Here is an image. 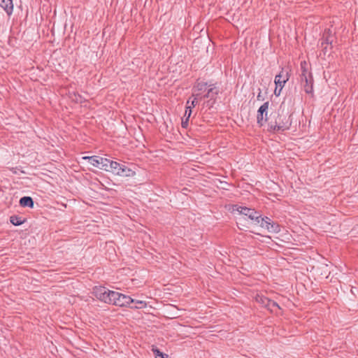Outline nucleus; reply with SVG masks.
<instances>
[{"instance_id":"nucleus-25","label":"nucleus","mask_w":358,"mask_h":358,"mask_svg":"<svg viewBox=\"0 0 358 358\" xmlns=\"http://www.w3.org/2000/svg\"><path fill=\"white\" fill-rule=\"evenodd\" d=\"M303 65H306V62H303V63H301V67L303 68Z\"/></svg>"},{"instance_id":"nucleus-6","label":"nucleus","mask_w":358,"mask_h":358,"mask_svg":"<svg viewBox=\"0 0 358 358\" xmlns=\"http://www.w3.org/2000/svg\"><path fill=\"white\" fill-rule=\"evenodd\" d=\"M289 126V120L286 116H278V120L275 122L270 121L268 122V129L270 131H284L287 129Z\"/></svg>"},{"instance_id":"nucleus-2","label":"nucleus","mask_w":358,"mask_h":358,"mask_svg":"<svg viewBox=\"0 0 358 358\" xmlns=\"http://www.w3.org/2000/svg\"><path fill=\"white\" fill-rule=\"evenodd\" d=\"M231 212L240 215L247 216L250 220L255 222H259V214L254 209L234 205L231 207Z\"/></svg>"},{"instance_id":"nucleus-19","label":"nucleus","mask_w":358,"mask_h":358,"mask_svg":"<svg viewBox=\"0 0 358 358\" xmlns=\"http://www.w3.org/2000/svg\"><path fill=\"white\" fill-rule=\"evenodd\" d=\"M10 221L15 226H18V225H20L22 224L21 217L15 216V215L11 216L10 217Z\"/></svg>"},{"instance_id":"nucleus-11","label":"nucleus","mask_w":358,"mask_h":358,"mask_svg":"<svg viewBox=\"0 0 358 358\" xmlns=\"http://www.w3.org/2000/svg\"><path fill=\"white\" fill-rule=\"evenodd\" d=\"M302 80L305 82L304 90L308 94H312L313 91V77L304 69L302 72Z\"/></svg>"},{"instance_id":"nucleus-4","label":"nucleus","mask_w":358,"mask_h":358,"mask_svg":"<svg viewBox=\"0 0 358 358\" xmlns=\"http://www.w3.org/2000/svg\"><path fill=\"white\" fill-rule=\"evenodd\" d=\"M112 301L110 304L120 306V307H130L131 303L134 301V299L128 295H125L117 292H113L112 295Z\"/></svg>"},{"instance_id":"nucleus-10","label":"nucleus","mask_w":358,"mask_h":358,"mask_svg":"<svg viewBox=\"0 0 358 358\" xmlns=\"http://www.w3.org/2000/svg\"><path fill=\"white\" fill-rule=\"evenodd\" d=\"M269 103L265 102L257 110V122L259 126H262L267 120Z\"/></svg>"},{"instance_id":"nucleus-21","label":"nucleus","mask_w":358,"mask_h":358,"mask_svg":"<svg viewBox=\"0 0 358 358\" xmlns=\"http://www.w3.org/2000/svg\"><path fill=\"white\" fill-rule=\"evenodd\" d=\"M322 48L324 54L326 55L329 52V49L331 48V45L328 42H324L322 43Z\"/></svg>"},{"instance_id":"nucleus-1","label":"nucleus","mask_w":358,"mask_h":358,"mask_svg":"<svg viewBox=\"0 0 358 358\" xmlns=\"http://www.w3.org/2000/svg\"><path fill=\"white\" fill-rule=\"evenodd\" d=\"M106 171H110L115 175L122 177H133L136 175L135 171L125 165L110 159Z\"/></svg>"},{"instance_id":"nucleus-18","label":"nucleus","mask_w":358,"mask_h":358,"mask_svg":"<svg viewBox=\"0 0 358 358\" xmlns=\"http://www.w3.org/2000/svg\"><path fill=\"white\" fill-rule=\"evenodd\" d=\"M189 99L191 100L192 105L194 106V107H195L198 102L201 101L199 99V94L198 93L197 91L196 92H192V95L191 97H189Z\"/></svg>"},{"instance_id":"nucleus-17","label":"nucleus","mask_w":358,"mask_h":358,"mask_svg":"<svg viewBox=\"0 0 358 358\" xmlns=\"http://www.w3.org/2000/svg\"><path fill=\"white\" fill-rule=\"evenodd\" d=\"M155 358H170L167 354L160 352L157 348H152V349Z\"/></svg>"},{"instance_id":"nucleus-26","label":"nucleus","mask_w":358,"mask_h":358,"mask_svg":"<svg viewBox=\"0 0 358 358\" xmlns=\"http://www.w3.org/2000/svg\"><path fill=\"white\" fill-rule=\"evenodd\" d=\"M36 241L35 238L33 237V242L34 243Z\"/></svg>"},{"instance_id":"nucleus-12","label":"nucleus","mask_w":358,"mask_h":358,"mask_svg":"<svg viewBox=\"0 0 358 358\" xmlns=\"http://www.w3.org/2000/svg\"><path fill=\"white\" fill-rule=\"evenodd\" d=\"M0 5L7 12V13L9 14L12 11V0H0Z\"/></svg>"},{"instance_id":"nucleus-7","label":"nucleus","mask_w":358,"mask_h":358,"mask_svg":"<svg viewBox=\"0 0 358 358\" xmlns=\"http://www.w3.org/2000/svg\"><path fill=\"white\" fill-rule=\"evenodd\" d=\"M82 159L84 160L87 159L89 161V163L92 166H93L96 168H98L99 169L106 171V170L108 169V164L109 163V159L107 158H103V157H99V156H92V157L85 156V157H83Z\"/></svg>"},{"instance_id":"nucleus-8","label":"nucleus","mask_w":358,"mask_h":358,"mask_svg":"<svg viewBox=\"0 0 358 358\" xmlns=\"http://www.w3.org/2000/svg\"><path fill=\"white\" fill-rule=\"evenodd\" d=\"M214 87L211 85L208 86L205 83H198L193 88V92L196 91L199 94V99L201 100L203 98H208L210 96Z\"/></svg>"},{"instance_id":"nucleus-5","label":"nucleus","mask_w":358,"mask_h":358,"mask_svg":"<svg viewBox=\"0 0 358 358\" xmlns=\"http://www.w3.org/2000/svg\"><path fill=\"white\" fill-rule=\"evenodd\" d=\"M289 76L287 71L282 69L280 72L275 76V88L274 90V94L277 96H280L281 92L285 85V83L289 80Z\"/></svg>"},{"instance_id":"nucleus-3","label":"nucleus","mask_w":358,"mask_h":358,"mask_svg":"<svg viewBox=\"0 0 358 358\" xmlns=\"http://www.w3.org/2000/svg\"><path fill=\"white\" fill-rule=\"evenodd\" d=\"M114 291L108 289L106 287L103 286H96L93 288V295L99 301L110 304L112 301V295Z\"/></svg>"},{"instance_id":"nucleus-24","label":"nucleus","mask_w":358,"mask_h":358,"mask_svg":"<svg viewBox=\"0 0 358 358\" xmlns=\"http://www.w3.org/2000/svg\"><path fill=\"white\" fill-rule=\"evenodd\" d=\"M19 203L21 206H22V203H23V201H22V198H21L19 201Z\"/></svg>"},{"instance_id":"nucleus-15","label":"nucleus","mask_w":358,"mask_h":358,"mask_svg":"<svg viewBox=\"0 0 358 358\" xmlns=\"http://www.w3.org/2000/svg\"><path fill=\"white\" fill-rule=\"evenodd\" d=\"M267 308L268 310H270L271 312H276L277 310H280V306H278V304L277 303H275V301H271L269 299V302L267 303Z\"/></svg>"},{"instance_id":"nucleus-22","label":"nucleus","mask_w":358,"mask_h":358,"mask_svg":"<svg viewBox=\"0 0 358 358\" xmlns=\"http://www.w3.org/2000/svg\"><path fill=\"white\" fill-rule=\"evenodd\" d=\"M194 108V106L192 105V101L190 99H188L186 103L185 112H188L189 110L190 115H192V108Z\"/></svg>"},{"instance_id":"nucleus-9","label":"nucleus","mask_w":358,"mask_h":358,"mask_svg":"<svg viewBox=\"0 0 358 358\" xmlns=\"http://www.w3.org/2000/svg\"><path fill=\"white\" fill-rule=\"evenodd\" d=\"M259 226L271 233H278L280 231L279 226L275 223L271 222L268 217L261 218L259 216V222H256Z\"/></svg>"},{"instance_id":"nucleus-16","label":"nucleus","mask_w":358,"mask_h":358,"mask_svg":"<svg viewBox=\"0 0 358 358\" xmlns=\"http://www.w3.org/2000/svg\"><path fill=\"white\" fill-rule=\"evenodd\" d=\"M188 112H185L184 116L182 118L181 125L183 128H187L188 126L189 119L191 116L189 110Z\"/></svg>"},{"instance_id":"nucleus-14","label":"nucleus","mask_w":358,"mask_h":358,"mask_svg":"<svg viewBox=\"0 0 358 358\" xmlns=\"http://www.w3.org/2000/svg\"><path fill=\"white\" fill-rule=\"evenodd\" d=\"M133 303H135V306H131V308L138 309L147 307V303L144 301L134 299V301Z\"/></svg>"},{"instance_id":"nucleus-13","label":"nucleus","mask_w":358,"mask_h":358,"mask_svg":"<svg viewBox=\"0 0 358 358\" xmlns=\"http://www.w3.org/2000/svg\"><path fill=\"white\" fill-rule=\"evenodd\" d=\"M255 299L258 303L262 305L264 307H267V303L269 302V299L259 294L255 296Z\"/></svg>"},{"instance_id":"nucleus-20","label":"nucleus","mask_w":358,"mask_h":358,"mask_svg":"<svg viewBox=\"0 0 358 358\" xmlns=\"http://www.w3.org/2000/svg\"><path fill=\"white\" fill-rule=\"evenodd\" d=\"M24 206L34 207L33 199L30 196H24Z\"/></svg>"},{"instance_id":"nucleus-23","label":"nucleus","mask_w":358,"mask_h":358,"mask_svg":"<svg viewBox=\"0 0 358 358\" xmlns=\"http://www.w3.org/2000/svg\"><path fill=\"white\" fill-rule=\"evenodd\" d=\"M243 220V217L238 218V224H242L241 222H242Z\"/></svg>"}]
</instances>
